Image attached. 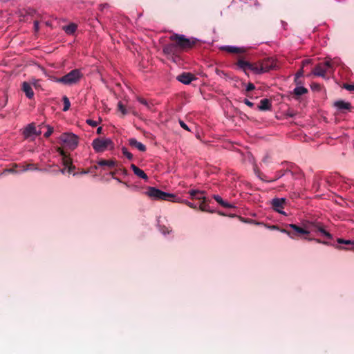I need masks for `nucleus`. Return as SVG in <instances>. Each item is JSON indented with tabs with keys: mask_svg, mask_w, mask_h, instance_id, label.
<instances>
[{
	"mask_svg": "<svg viewBox=\"0 0 354 354\" xmlns=\"http://www.w3.org/2000/svg\"><path fill=\"white\" fill-rule=\"evenodd\" d=\"M41 133V130L37 131V129H35V133H34V135L38 136H40Z\"/></svg>",
	"mask_w": 354,
	"mask_h": 354,
	"instance_id": "55",
	"label": "nucleus"
},
{
	"mask_svg": "<svg viewBox=\"0 0 354 354\" xmlns=\"http://www.w3.org/2000/svg\"><path fill=\"white\" fill-rule=\"evenodd\" d=\"M83 74L79 69H74L60 78H57L56 82L66 85H72L77 83L82 77Z\"/></svg>",
	"mask_w": 354,
	"mask_h": 354,
	"instance_id": "4",
	"label": "nucleus"
},
{
	"mask_svg": "<svg viewBox=\"0 0 354 354\" xmlns=\"http://www.w3.org/2000/svg\"><path fill=\"white\" fill-rule=\"evenodd\" d=\"M189 194H190V196H191V197H192V198H197L198 197V196H197V194H204V192H201V191H199V190H194V189H192V190H190V191L189 192Z\"/></svg>",
	"mask_w": 354,
	"mask_h": 354,
	"instance_id": "33",
	"label": "nucleus"
},
{
	"mask_svg": "<svg viewBox=\"0 0 354 354\" xmlns=\"http://www.w3.org/2000/svg\"><path fill=\"white\" fill-rule=\"evenodd\" d=\"M272 109L271 100L268 98H263L260 100L258 105V109L260 111H270Z\"/></svg>",
	"mask_w": 354,
	"mask_h": 354,
	"instance_id": "14",
	"label": "nucleus"
},
{
	"mask_svg": "<svg viewBox=\"0 0 354 354\" xmlns=\"http://www.w3.org/2000/svg\"><path fill=\"white\" fill-rule=\"evenodd\" d=\"M66 169L67 167H64V169H59V171L61 172L62 174H64Z\"/></svg>",
	"mask_w": 354,
	"mask_h": 354,
	"instance_id": "56",
	"label": "nucleus"
},
{
	"mask_svg": "<svg viewBox=\"0 0 354 354\" xmlns=\"http://www.w3.org/2000/svg\"><path fill=\"white\" fill-rule=\"evenodd\" d=\"M285 202V198H274L272 201V208L274 209V210L280 214H284V212L281 211V209L283 208V205Z\"/></svg>",
	"mask_w": 354,
	"mask_h": 354,
	"instance_id": "11",
	"label": "nucleus"
},
{
	"mask_svg": "<svg viewBox=\"0 0 354 354\" xmlns=\"http://www.w3.org/2000/svg\"><path fill=\"white\" fill-rule=\"evenodd\" d=\"M288 227L292 230V233L289 234V236L291 239H297L304 235H308L310 234L308 230V225H305L304 227H301L295 224H289Z\"/></svg>",
	"mask_w": 354,
	"mask_h": 354,
	"instance_id": "7",
	"label": "nucleus"
},
{
	"mask_svg": "<svg viewBox=\"0 0 354 354\" xmlns=\"http://www.w3.org/2000/svg\"><path fill=\"white\" fill-rule=\"evenodd\" d=\"M118 109L120 111H121V113H122L123 115H124L127 113V109H125L124 106L122 104V103L121 102H118Z\"/></svg>",
	"mask_w": 354,
	"mask_h": 354,
	"instance_id": "32",
	"label": "nucleus"
},
{
	"mask_svg": "<svg viewBox=\"0 0 354 354\" xmlns=\"http://www.w3.org/2000/svg\"><path fill=\"white\" fill-rule=\"evenodd\" d=\"M21 89L25 93L28 98L31 99L33 97L34 92L30 83L27 82H24L22 83Z\"/></svg>",
	"mask_w": 354,
	"mask_h": 354,
	"instance_id": "16",
	"label": "nucleus"
},
{
	"mask_svg": "<svg viewBox=\"0 0 354 354\" xmlns=\"http://www.w3.org/2000/svg\"><path fill=\"white\" fill-rule=\"evenodd\" d=\"M243 102L250 107H252L254 106V104L248 99H244Z\"/></svg>",
	"mask_w": 354,
	"mask_h": 354,
	"instance_id": "45",
	"label": "nucleus"
},
{
	"mask_svg": "<svg viewBox=\"0 0 354 354\" xmlns=\"http://www.w3.org/2000/svg\"><path fill=\"white\" fill-rule=\"evenodd\" d=\"M335 248L339 249V250H353V248H346L343 247V246H335Z\"/></svg>",
	"mask_w": 354,
	"mask_h": 354,
	"instance_id": "53",
	"label": "nucleus"
},
{
	"mask_svg": "<svg viewBox=\"0 0 354 354\" xmlns=\"http://www.w3.org/2000/svg\"><path fill=\"white\" fill-rule=\"evenodd\" d=\"M77 28V26L74 23H71L68 26H65L63 27V30L68 35H73L76 31Z\"/></svg>",
	"mask_w": 354,
	"mask_h": 354,
	"instance_id": "22",
	"label": "nucleus"
},
{
	"mask_svg": "<svg viewBox=\"0 0 354 354\" xmlns=\"http://www.w3.org/2000/svg\"><path fill=\"white\" fill-rule=\"evenodd\" d=\"M322 243H323V244H324V245H329V243H328V242H327V241H323V242H322Z\"/></svg>",
	"mask_w": 354,
	"mask_h": 354,
	"instance_id": "59",
	"label": "nucleus"
},
{
	"mask_svg": "<svg viewBox=\"0 0 354 354\" xmlns=\"http://www.w3.org/2000/svg\"><path fill=\"white\" fill-rule=\"evenodd\" d=\"M115 174V171H111V172H110V174L113 176V178L114 179L117 180H118V182H120V183H122V181H121L119 178H115V177H114Z\"/></svg>",
	"mask_w": 354,
	"mask_h": 354,
	"instance_id": "51",
	"label": "nucleus"
},
{
	"mask_svg": "<svg viewBox=\"0 0 354 354\" xmlns=\"http://www.w3.org/2000/svg\"><path fill=\"white\" fill-rule=\"evenodd\" d=\"M281 232L285 233L289 236V234L292 233V230L290 229V227H288V225L286 226V229H281L280 230Z\"/></svg>",
	"mask_w": 354,
	"mask_h": 354,
	"instance_id": "42",
	"label": "nucleus"
},
{
	"mask_svg": "<svg viewBox=\"0 0 354 354\" xmlns=\"http://www.w3.org/2000/svg\"><path fill=\"white\" fill-rule=\"evenodd\" d=\"M288 172H290V171L289 170H285V171L280 170L277 172L276 176L274 178L267 180V181L268 182H274V181L277 180V179L281 178L283 176H284Z\"/></svg>",
	"mask_w": 354,
	"mask_h": 354,
	"instance_id": "27",
	"label": "nucleus"
},
{
	"mask_svg": "<svg viewBox=\"0 0 354 354\" xmlns=\"http://www.w3.org/2000/svg\"><path fill=\"white\" fill-rule=\"evenodd\" d=\"M86 123L91 127H97L98 124V122L97 121H94L92 120H87Z\"/></svg>",
	"mask_w": 354,
	"mask_h": 354,
	"instance_id": "40",
	"label": "nucleus"
},
{
	"mask_svg": "<svg viewBox=\"0 0 354 354\" xmlns=\"http://www.w3.org/2000/svg\"><path fill=\"white\" fill-rule=\"evenodd\" d=\"M221 49L225 51H227V53L233 54H243L246 51V49L245 48H239L232 46H225L222 47Z\"/></svg>",
	"mask_w": 354,
	"mask_h": 354,
	"instance_id": "13",
	"label": "nucleus"
},
{
	"mask_svg": "<svg viewBox=\"0 0 354 354\" xmlns=\"http://www.w3.org/2000/svg\"><path fill=\"white\" fill-rule=\"evenodd\" d=\"M63 102H64V107H63V111H67L71 106V102L69 101V99L66 96L63 97Z\"/></svg>",
	"mask_w": 354,
	"mask_h": 354,
	"instance_id": "28",
	"label": "nucleus"
},
{
	"mask_svg": "<svg viewBox=\"0 0 354 354\" xmlns=\"http://www.w3.org/2000/svg\"><path fill=\"white\" fill-rule=\"evenodd\" d=\"M92 146L97 153L106 151L107 149H113V142L109 138H97L93 140Z\"/></svg>",
	"mask_w": 354,
	"mask_h": 354,
	"instance_id": "5",
	"label": "nucleus"
},
{
	"mask_svg": "<svg viewBox=\"0 0 354 354\" xmlns=\"http://www.w3.org/2000/svg\"><path fill=\"white\" fill-rule=\"evenodd\" d=\"M308 92V89L306 88L304 86H297L295 89H294V93L297 95V96H300V95H302L305 93H306Z\"/></svg>",
	"mask_w": 354,
	"mask_h": 354,
	"instance_id": "26",
	"label": "nucleus"
},
{
	"mask_svg": "<svg viewBox=\"0 0 354 354\" xmlns=\"http://www.w3.org/2000/svg\"><path fill=\"white\" fill-rule=\"evenodd\" d=\"M116 165V162L113 160H104L101 159L97 162V165H95L94 168L97 169L98 166L100 167H107L108 168H113Z\"/></svg>",
	"mask_w": 354,
	"mask_h": 354,
	"instance_id": "15",
	"label": "nucleus"
},
{
	"mask_svg": "<svg viewBox=\"0 0 354 354\" xmlns=\"http://www.w3.org/2000/svg\"><path fill=\"white\" fill-rule=\"evenodd\" d=\"M272 228L275 229V228H277V226H275V225H273V226L272 227Z\"/></svg>",
	"mask_w": 354,
	"mask_h": 354,
	"instance_id": "63",
	"label": "nucleus"
},
{
	"mask_svg": "<svg viewBox=\"0 0 354 354\" xmlns=\"http://www.w3.org/2000/svg\"><path fill=\"white\" fill-rule=\"evenodd\" d=\"M308 225V230L310 231L319 232V227H323L320 223H311Z\"/></svg>",
	"mask_w": 354,
	"mask_h": 354,
	"instance_id": "29",
	"label": "nucleus"
},
{
	"mask_svg": "<svg viewBox=\"0 0 354 354\" xmlns=\"http://www.w3.org/2000/svg\"><path fill=\"white\" fill-rule=\"evenodd\" d=\"M198 200L202 201V203L200 205V209L203 212H213L212 211L209 209V206L206 204V198L205 196L198 197Z\"/></svg>",
	"mask_w": 354,
	"mask_h": 354,
	"instance_id": "23",
	"label": "nucleus"
},
{
	"mask_svg": "<svg viewBox=\"0 0 354 354\" xmlns=\"http://www.w3.org/2000/svg\"><path fill=\"white\" fill-rule=\"evenodd\" d=\"M342 88L346 89L348 91H354V84H344L342 86Z\"/></svg>",
	"mask_w": 354,
	"mask_h": 354,
	"instance_id": "37",
	"label": "nucleus"
},
{
	"mask_svg": "<svg viewBox=\"0 0 354 354\" xmlns=\"http://www.w3.org/2000/svg\"><path fill=\"white\" fill-rule=\"evenodd\" d=\"M32 84L33 86L35 87V88H37L39 86V80H35L33 82H32Z\"/></svg>",
	"mask_w": 354,
	"mask_h": 354,
	"instance_id": "52",
	"label": "nucleus"
},
{
	"mask_svg": "<svg viewBox=\"0 0 354 354\" xmlns=\"http://www.w3.org/2000/svg\"><path fill=\"white\" fill-rule=\"evenodd\" d=\"M147 194L150 198L156 200H163L173 202L180 201L179 198L175 194L162 192L156 187H149Z\"/></svg>",
	"mask_w": 354,
	"mask_h": 354,
	"instance_id": "2",
	"label": "nucleus"
},
{
	"mask_svg": "<svg viewBox=\"0 0 354 354\" xmlns=\"http://www.w3.org/2000/svg\"><path fill=\"white\" fill-rule=\"evenodd\" d=\"M57 151L62 156V158L64 157H66L67 156V155L66 154L65 151L61 147H57Z\"/></svg>",
	"mask_w": 354,
	"mask_h": 354,
	"instance_id": "41",
	"label": "nucleus"
},
{
	"mask_svg": "<svg viewBox=\"0 0 354 354\" xmlns=\"http://www.w3.org/2000/svg\"><path fill=\"white\" fill-rule=\"evenodd\" d=\"M35 124L34 122H32L29 124H28L23 131V135L25 138H28L31 136L34 135V133H35Z\"/></svg>",
	"mask_w": 354,
	"mask_h": 354,
	"instance_id": "17",
	"label": "nucleus"
},
{
	"mask_svg": "<svg viewBox=\"0 0 354 354\" xmlns=\"http://www.w3.org/2000/svg\"><path fill=\"white\" fill-rule=\"evenodd\" d=\"M63 165L67 167V171L71 173L75 169V166L73 165L71 158L66 156L62 158Z\"/></svg>",
	"mask_w": 354,
	"mask_h": 354,
	"instance_id": "19",
	"label": "nucleus"
},
{
	"mask_svg": "<svg viewBox=\"0 0 354 354\" xmlns=\"http://www.w3.org/2000/svg\"><path fill=\"white\" fill-rule=\"evenodd\" d=\"M34 28L36 31L39 30V22L37 21H34Z\"/></svg>",
	"mask_w": 354,
	"mask_h": 354,
	"instance_id": "50",
	"label": "nucleus"
},
{
	"mask_svg": "<svg viewBox=\"0 0 354 354\" xmlns=\"http://www.w3.org/2000/svg\"><path fill=\"white\" fill-rule=\"evenodd\" d=\"M304 74V70H303V68L299 70L297 73H296V77H295V81H297V79L299 78V77H301Z\"/></svg>",
	"mask_w": 354,
	"mask_h": 354,
	"instance_id": "43",
	"label": "nucleus"
},
{
	"mask_svg": "<svg viewBox=\"0 0 354 354\" xmlns=\"http://www.w3.org/2000/svg\"><path fill=\"white\" fill-rule=\"evenodd\" d=\"M254 88H255V86H254V84L250 82L247 85L246 91L249 92V91H253Z\"/></svg>",
	"mask_w": 354,
	"mask_h": 354,
	"instance_id": "39",
	"label": "nucleus"
},
{
	"mask_svg": "<svg viewBox=\"0 0 354 354\" xmlns=\"http://www.w3.org/2000/svg\"><path fill=\"white\" fill-rule=\"evenodd\" d=\"M261 68H262V73L268 72L270 70L275 69L277 64L272 57H267L262 60L259 61Z\"/></svg>",
	"mask_w": 354,
	"mask_h": 354,
	"instance_id": "8",
	"label": "nucleus"
},
{
	"mask_svg": "<svg viewBox=\"0 0 354 354\" xmlns=\"http://www.w3.org/2000/svg\"><path fill=\"white\" fill-rule=\"evenodd\" d=\"M123 172L124 174H127V171L126 169H123Z\"/></svg>",
	"mask_w": 354,
	"mask_h": 354,
	"instance_id": "62",
	"label": "nucleus"
},
{
	"mask_svg": "<svg viewBox=\"0 0 354 354\" xmlns=\"http://www.w3.org/2000/svg\"><path fill=\"white\" fill-rule=\"evenodd\" d=\"M267 158H268L267 157L264 158H263V161L264 162H266L267 161Z\"/></svg>",
	"mask_w": 354,
	"mask_h": 354,
	"instance_id": "60",
	"label": "nucleus"
},
{
	"mask_svg": "<svg viewBox=\"0 0 354 354\" xmlns=\"http://www.w3.org/2000/svg\"><path fill=\"white\" fill-rule=\"evenodd\" d=\"M236 64L241 70H242L246 75H248V71H250L252 63L245 61L242 59H239Z\"/></svg>",
	"mask_w": 354,
	"mask_h": 354,
	"instance_id": "12",
	"label": "nucleus"
},
{
	"mask_svg": "<svg viewBox=\"0 0 354 354\" xmlns=\"http://www.w3.org/2000/svg\"><path fill=\"white\" fill-rule=\"evenodd\" d=\"M250 71L256 75L262 74V68H261L259 62L252 63Z\"/></svg>",
	"mask_w": 354,
	"mask_h": 354,
	"instance_id": "24",
	"label": "nucleus"
},
{
	"mask_svg": "<svg viewBox=\"0 0 354 354\" xmlns=\"http://www.w3.org/2000/svg\"><path fill=\"white\" fill-rule=\"evenodd\" d=\"M6 172L15 173V172H17V171L15 170V168H11V169H6L3 174H4Z\"/></svg>",
	"mask_w": 354,
	"mask_h": 354,
	"instance_id": "49",
	"label": "nucleus"
},
{
	"mask_svg": "<svg viewBox=\"0 0 354 354\" xmlns=\"http://www.w3.org/2000/svg\"><path fill=\"white\" fill-rule=\"evenodd\" d=\"M310 63V59H305L302 61V68Z\"/></svg>",
	"mask_w": 354,
	"mask_h": 354,
	"instance_id": "48",
	"label": "nucleus"
},
{
	"mask_svg": "<svg viewBox=\"0 0 354 354\" xmlns=\"http://www.w3.org/2000/svg\"><path fill=\"white\" fill-rule=\"evenodd\" d=\"M213 198L219 204L221 205L222 207H225V208H232L233 207V205L225 202V201L223 200V198L218 196V195H214L213 196Z\"/></svg>",
	"mask_w": 354,
	"mask_h": 354,
	"instance_id": "21",
	"label": "nucleus"
},
{
	"mask_svg": "<svg viewBox=\"0 0 354 354\" xmlns=\"http://www.w3.org/2000/svg\"><path fill=\"white\" fill-rule=\"evenodd\" d=\"M102 132V127H100L97 129V134H101Z\"/></svg>",
	"mask_w": 354,
	"mask_h": 354,
	"instance_id": "54",
	"label": "nucleus"
},
{
	"mask_svg": "<svg viewBox=\"0 0 354 354\" xmlns=\"http://www.w3.org/2000/svg\"><path fill=\"white\" fill-rule=\"evenodd\" d=\"M319 232L324 234L328 239H331L333 238L332 234H330L328 232L326 231L323 227H319Z\"/></svg>",
	"mask_w": 354,
	"mask_h": 354,
	"instance_id": "35",
	"label": "nucleus"
},
{
	"mask_svg": "<svg viewBox=\"0 0 354 354\" xmlns=\"http://www.w3.org/2000/svg\"><path fill=\"white\" fill-rule=\"evenodd\" d=\"M129 144L131 147L138 149L140 151L144 152L147 149L146 146L145 145L138 142L135 138H130L129 140Z\"/></svg>",
	"mask_w": 354,
	"mask_h": 354,
	"instance_id": "18",
	"label": "nucleus"
},
{
	"mask_svg": "<svg viewBox=\"0 0 354 354\" xmlns=\"http://www.w3.org/2000/svg\"><path fill=\"white\" fill-rule=\"evenodd\" d=\"M138 100L140 103L145 105L148 109H151V104L144 98L138 97Z\"/></svg>",
	"mask_w": 354,
	"mask_h": 354,
	"instance_id": "34",
	"label": "nucleus"
},
{
	"mask_svg": "<svg viewBox=\"0 0 354 354\" xmlns=\"http://www.w3.org/2000/svg\"><path fill=\"white\" fill-rule=\"evenodd\" d=\"M334 71L333 64L330 60H326L320 62L313 70V74L315 76L322 77L324 79H328V73H333Z\"/></svg>",
	"mask_w": 354,
	"mask_h": 354,
	"instance_id": "3",
	"label": "nucleus"
},
{
	"mask_svg": "<svg viewBox=\"0 0 354 354\" xmlns=\"http://www.w3.org/2000/svg\"><path fill=\"white\" fill-rule=\"evenodd\" d=\"M185 204L187 205H188L189 207H190L191 208L196 209V205H194L193 203H190L189 201H186Z\"/></svg>",
	"mask_w": 354,
	"mask_h": 354,
	"instance_id": "47",
	"label": "nucleus"
},
{
	"mask_svg": "<svg viewBox=\"0 0 354 354\" xmlns=\"http://www.w3.org/2000/svg\"><path fill=\"white\" fill-rule=\"evenodd\" d=\"M19 167L21 168L20 171H26L28 170L33 171V170L38 169V167L35 164H32V163L19 165Z\"/></svg>",
	"mask_w": 354,
	"mask_h": 354,
	"instance_id": "25",
	"label": "nucleus"
},
{
	"mask_svg": "<svg viewBox=\"0 0 354 354\" xmlns=\"http://www.w3.org/2000/svg\"><path fill=\"white\" fill-rule=\"evenodd\" d=\"M122 154L126 156L129 160H131L133 158V155L130 153L127 148L122 147Z\"/></svg>",
	"mask_w": 354,
	"mask_h": 354,
	"instance_id": "31",
	"label": "nucleus"
},
{
	"mask_svg": "<svg viewBox=\"0 0 354 354\" xmlns=\"http://www.w3.org/2000/svg\"><path fill=\"white\" fill-rule=\"evenodd\" d=\"M256 174L259 176V178L262 180H266L264 179L265 175L263 174L258 169H254Z\"/></svg>",
	"mask_w": 354,
	"mask_h": 354,
	"instance_id": "38",
	"label": "nucleus"
},
{
	"mask_svg": "<svg viewBox=\"0 0 354 354\" xmlns=\"http://www.w3.org/2000/svg\"><path fill=\"white\" fill-rule=\"evenodd\" d=\"M334 106L337 109V110L344 113L346 111H351L352 110V105L348 102H345L344 100H337L335 101L333 104Z\"/></svg>",
	"mask_w": 354,
	"mask_h": 354,
	"instance_id": "9",
	"label": "nucleus"
},
{
	"mask_svg": "<svg viewBox=\"0 0 354 354\" xmlns=\"http://www.w3.org/2000/svg\"><path fill=\"white\" fill-rule=\"evenodd\" d=\"M60 143L64 147L71 150L77 146V137L73 133H64L59 137Z\"/></svg>",
	"mask_w": 354,
	"mask_h": 354,
	"instance_id": "6",
	"label": "nucleus"
},
{
	"mask_svg": "<svg viewBox=\"0 0 354 354\" xmlns=\"http://www.w3.org/2000/svg\"><path fill=\"white\" fill-rule=\"evenodd\" d=\"M162 233H163V234L169 233V231H168V230H167V231L164 230V231H162Z\"/></svg>",
	"mask_w": 354,
	"mask_h": 354,
	"instance_id": "61",
	"label": "nucleus"
},
{
	"mask_svg": "<svg viewBox=\"0 0 354 354\" xmlns=\"http://www.w3.org/2000/svg\"><path fill=\"white\" fill-rule=\"evenodd\" d=\"M46 127H47V131L44 133V137L48 138L53 133V128L50 127L49 125L46 126Z\"/></svg>",
	"mask_w": 354,
	"mask_h": 354,
	"instance_id": "36",
	"label": "nucleus"
},
{
	"mask_svg": "<svg viewBox=\"0 0 354 354\" xmlns=\"http://www.w3.org/2000/svg\"><path fill=\"white\" fill-rule=\"evenodd\" d=\"M176 79L185 84H190L193 80H196V77L194 75L190 73H183L177 76Z\"/></svg>",
	"mask_w": 354,
	"mask_h": 354,
	"instance_id": "10",
	"label": "nucleus"
},
{
	"mask_svg": "<svg viewBox=\"0 0 354 354\" xmlns=\"http://www.w3.org/2000/svg\"><path fill=\"white\" fill-rule=\"evenodd\" d=\"M171 41L165 44L162 50L166 55H177L182 51H187L192 48L196 44V39L187 38L184 35L174 33L169 37Z\"/></svg>",
	"mask_w": 354,
	"mask_h": 354,
	"instance_id": "1",
	"label": "nucleus"
},
{
	"mask_svg": "<svg viewBox=\"0 0 354 354\" xmlns=\"http://www.w3.org/2000/svg\"><path fill=\"white\" fill-rule=\"evenodd\" d=\"M337 241L339 244L354 245V241H351V240H345V239L339 238V239H337Z\"/></svg>",
	"mask_w": 354,
	"mask_h": 354,
	"instance_id": "30",
	"label": "nucleus"
},
{
	"mask_svg": "<svg viewBox=\"0 0 354 354\" xmlns=\"http://www.w3.org/2000/svg\"><path fill=\"white\" fill-rule=\"evenodd\" d=\"M88 171H85V170H83L81 171V174H88Z\"/></svg>",
	"mask_w": 354,
	"mask_h": 354,
	"instance_id": "58",
	"label": "nucleus"
},
{
	"mask_svg": "<svg viewBox=\"0 0 354 354\" xmlns=\"http://www.w3.org/2000/svg\"><path fill=\"white\" fill-rule=\"evenodd\" d=\"M77 174H78L77 173H74L73 176H75V175H77Z\"/></svg>",
	"mask_w": 354,
	"mask_h": 354,
	"instance_id": "64",
	"label": "nucleus"
},
{
	"mask_svg": "<svg viewBox=\"0 0 354 354\" xmlns=\"http://www.w3.org/2000/svg\"><path fill=\"white\" fill-rule=\"evenodd\" d=\"M180 124L181 127L183 128L184 129L187 130V131L189 130L187 125L184 122L180 121Z\"/></svg>",
	"mask_w": 354,
	"mask_h": 354,
	"instance_id": "46",
	"label": "nucleus"
},
{
	"mask_svg": "<svg viewBox=\"0 0 354 354\" xmlns=\"http://www.w3.org/2000/svg\"><path fill=\"white\" fill-rule=\"evenodd\" d=\"M109 8V5L108 3H102V4L100 5V10L101 11H103L104 9H106V8Z\"/></svg>",
	"mask_w": 354,
	"mask_h": 354,
	"instance_id": "44",
	"label": "nucleus"
},
{
	"mask_svg": "<svg viewBox=\"0 0 354 354\" xmlns=\"http://www.w3.org/2000/svg\"><path fill=\"white\" fill-rule=\"evenodd\" d=\"M308 240H313V239H308ZM313 240H315L316 242L317 243H322V242H323L322 241H321L320 239H313Z\"/></svg>",
	"mask_w": 354,
	"mask_h": 354,
	"instance_id": "57",
	"label": "nucleus"
},
{
	"mask_svg": "<svg viewBox=\"0 0 354 354\" xmlns=\"http://www.w3.org/2000/svg\"><path fill=\"white\" fill-rule=\"evenodd\" d=\"M131 167L132 170L133 171V173L138 176L140 178L147 180L148 178L147 174L145 173V171L142 169H140L139 167L136 166L134 164H132L131 165Z\"/></svg>",
	"mask_w": 354,
	"mask_h": 354,
	"instance_id": "20",
	"label": "nucleus"
}]
</instances>
